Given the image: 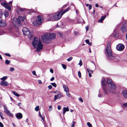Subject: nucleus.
I'll use <instances>...</instances> for the list:
<instances>
[{"mask_svg":"<svg viewBox=\"0 0 127 127\" xmlns=\"http://www.w3.org/2000/svg\"><path fill=\"white\" fill-rule=\"evenodd\" d=\"M1 5L4 7L5 8L9 11L11 10V7L8 4L4 2H2L1 3Z\"/></svg>","mask_w":127,"mask_h":127,"instance_id":"9d476101","label":"nucleus"},{"mask_svg":"<svg viewBox=\"0 0 127 127\" xmlns=\"http://www.w3.org/2000/svg\"><path fill=\"white\" fill-rule=\"evenodd\" d=\"M51 84L53 87H56L57 85L55 83H51Z\"/></svg>","mask_w":127,"mask_h":127,"instance_id":"72a5a7b5","label":"nucleus"},{"mask_svg":"<svg viewBox=\"0 0 127 127\" xmlns=\"http://www.w3.org/2000/svg\"><path fill=\"white\" fill-rule=\"evenodd\" d=\"M106 17V16L105 15L103 16H102L101 18L102 20H103L105 19Z\"/></svg>","mask_w":127,"mask_h":127,"instance_id":"a19ab883","label":"nucleus"},{"mask_svg":"<svg viewBox=\"0 0 127 127\" xmlns=\"http://www.w3.org/2000/svg\"><path fill=\"white\" fill-rule=\"evenodd\" d=\"M62 96H63V95L61 94H60L57 95H55L54 96V101H55L57 99H59Z\"/></svg>","mask_w":127,"mask_h":127,"instance_id":"2eb2a0df","label":"nucleus"},{"mask_svg":"<svg viewBox=\"0 0 127 127\" xmlns=\"http://www.w3.org/2000/svg\"><path fill=\"white\" fill-rule=\"evenodd\" d=\"M14 69L13 67H11L10 68V71L12 72L14 70Z\"/></svg>","mask_w":127,"mask_h":127,"instance_id":"ea45409f","label":"nucleus"},{"mask_svg":"<svg viewBox=\"0 0 127 127\" xmlns=\"http://www.w3.org/2000/svg\"><path fill=\"white\" fill-rule=\"evenodd\" d=\"M50 71L52 73H53L54 72V71L52 69H50Z\"/></svg>","mask_w":127,"mask_h":127,"instance_id":"603ef678","label":"nucleus"},{"mask_svg":"<svg viewBox=\"0 0 127 127\" xmlns=\"http://www.w3.org/2000/svg\"><path fill=\"white\" fill-rule=\"evenodd\" d=\"M4 54L5 55H6L7 56H9V57H10V54H8V53H5Z\"/></svg>","mask_w":127,"mask_h":127,"instance_id":"09e8293b","label":"nucleus"},{"mask_svg":"<svg viewBox=\"0 0 127 127\" xmlns=\"http://www.w3.org/2000/svg\"><path fill=\"white\" fill-rule=\"evenodd\" d=\"M69 9H70V8H66L63 12H61V15H63L65 13L68 11Z\"/></svg>","mask_w":127,"mask_h":127,"instance_id":"4be33fe9","label":"nucleus"},{"mask_svg":"<svg viewBox=\"0 0 127 127\" xmlns=\"http://www.w3.org/2000/svg\"><path fill=\"white\" fill-rule=\"evenodd\" d=\"M121 30L123 32H125L126 31V28L125 26L124 25L122 26L121 29Z\"/></svg>","mask_w":127,"mask_h":127,"instance_id":"412c9836","label":"nucleus"},{"mask_svg":"<svg viewBox=\"0 0 127 127\" xmlns=\"http://www.w3.org/2000/svg\"><path fill=\"white\" fill-rule=\"evenodd\" d=\"M13 127H16V126L13 123H12Z\"/></svg>","mask_w":127,"mask_h":127,"instance_id":"052dcab7","label":"nucleus"},{"mask_svg":"<svg viewBox=\"0 0 127 127\" xmlns=\"http://www.w3.org/2000/svg\"><path fill=\"white\" fill-rule=\"evenodd\" d=\"M2 16V11H0V19H2L1 18Z\"/></svg>","mask_w":127,"mask_h":127,"instance_id":"58836bf2","label":"nucleus"},{"mask_svg":"<svg viewBox=\"0 0 127 127\" xmlns=\"http://www.w3.org/2000/svg\"><path fill=\"white\" fill-rule=\"evenodd\" d=\"M32 44L34 48H36V52L38 53L42 50L43 48L42 42L39 39L35 37L32 40Z\"/></svg>","mask_w":127,"mask_h":127,"instance_id":"f03ea898","label":"nucleus"},{"mask_svg":"<svg viewBox=\"0 0 127 127\" xmlns=\"http://www.w3.org/2000/svg\"><path fill=\"white\" fill-rule=\"evenodd\" d=\"M78 100H79L81 102H83L82 99L81 97H80L79 98Z\"/></svg>","mask_w":127,"mask_h":127,"instance_id":"79ce46f5","label":"nucleus"},{"mask_svg":"<svg viewBox=\"0 0 127 127\" xmlns=\"http://www.w3.org/2000/svg\"><path fill=\"white\" fill-rule=\"evenodd\" d=\"M48 88L49 89H51L52 88V86L51 85H50L48 86Z\"/></svg>","mask_w":127,"mask_h":127,"instance_id":"de8ad7c7","label":"nucleus"},{"mask_svg":"<svg viewBox=\"0 0 127 127\" xmlns=\"http://www.w3.org/2000/svg\"><path fill=\"white\" fill-rule=\"evenodd\" d=\"M86 31H88L89 30L88 27V26L86 27Z\"/></svg>","mask_w":127,"mask_h":127,"instance_id":"4d7b16f0","label":"nucleus"},{"mask_svg":"<svg viewBox=\"0 0 127 127\" xmlns=\"http://www.w3.org/2000/svg\"><path fill=\"white\" fill-rule=\"evenodd\" d=\"M33 35L32 34H30V36H29V38L30 39H31L32 38Z\"/></svg>","mask_w":127,"mask_h":127,"instance_id":"a18cd8bd","label":"nucleus"},{"mask_svg":"<svg viewBox=\"0 0 127 127\" xmlns=\"http://www.w3.org/2000/svg\"><path fill=\"white\" fill-rule=\"evenodd\" d=\"M66 93V94L67 96L68 97H70V95L69 92V90L65 92Z\"/></svg>","mask_w":127,"mask_h":127,"instance_id":"a878e982","label":"nucleus"},{"mask_svg":"<svg viewBox=\"0 0 127 127\" xmlns=\"http://www.w3.org/2000/svg\"><path fill=\"white\" fill-rule=\"evenodd\" d=\"M85 41L89 45H91V43L90 42L89 40H85Z\"/></svg>","mask_w":127,"mask_h":127,"instance_id":"cd10ccee","label":"nucleus"},{"mask_svg":"<svg viewBox=\"0 0 127 127\" xmlns=\"http://www.w3.org/2000/svg\"><path fill=\"white\" fill-rule=\"evenodd\" d=\"M42 18L40 16H37L35 21H34L32 24L35 27H37L40 25L42 23Z\"/></svg>","mask_w":127,"mask_h":127,"instance_id":"0eeeda50","label":"nucleus"},{"mask_svg":"<svg viewBox=\"0 0 127 127\" xmlns=\"http://www.w3.org/2000/svg\"><path fill=\"white\" fill-rule=\"evenodd\" d=\"M107 82L108 87H105L103 88V92L105 95L108 93H114L116 89V86L110 79H108Z\"/></svg>","mask_w":127,"mask_h":127,"instance_id":"f257e3e1","label":"nucleus"},{"mask_svg":"<svg viewBox=\"0 0 127 127\" xmlns=\"http://www.w3.org/2000/svg\"><path fill=\"white\" fill-rule=\"evenodd\" d=\"M87 71L89 73V77H91L92 76L91 74L93 72V71L88 68H87Z\"/></svg>","mask_w":127,"mask_h":127,"instance_id":"6ab92c4d","label":"nucleus"},{"mask_svg":"<svg viewBox=\"0 0 127 127\" xmlns=\"http://www.w3.org/2000/svg\"><path fill=\"white\" fill-rule=\"evenodd\" d=\"M6 25V21L2 19H0V27H5Z\"/></svg>","mask_w":127,"mask_h":127,"instance_id":"9b49d317","label":"nucleus"},{"mask_svg":"<svg viewBox=\"0 0 127 127\" xmlns=\"http://www.w3.org/2000/svg\"><path fill=\"white\" fill-rule=\"evenodd\" d=\"M58 109L59 110L61 109V106H60V105L58 106Z\"/></svg>","mask_w":127,"mask_h":127,"instance_id":"864d4df0","label":"nucleus"},{"mask_svg":"<svg viewBox=\"0 0 127 127\" xmlns=\"http://www.w3.org/2000/svg\"><path fill=\"white\" fill-rule=\"evenodd\" d=\"M21 104V103L20 102L19 103H18V105L19 106H20V104Z\"/></svg>","mask_w":127,"mask_h":127,"instance_id":"680f3d73","label":"nucleus"},{"mask_svg":"<svg viewBox=\"0 0 127 127\" xmlns=\"http://www.w3.org/2000/svg\"><path fill=\"white\" fill-rule=\"evenodd\" d=\"M95 7H98V6H99V5L98 4H96L95 5Z\"/></svg>","mask_w":127,"mask_h":127,"instance_id":"bf43d9fd","label":"nucleus"},{"mask_svg":"<svg viewBox=\"0 0 127 127\" xmlns=\"http://www.w3.org/2000/svg\"><path fill=\"white\" fill-rule=\"evenodd\" d=\"M78 64L80 65V66H81L82 65V61L81 59L79 61V63Z\"/></svg>","mask_w":127,"mask_h":127,"instance_id":"c9c22d12","label":"nucleus"},{"mask_svg":"<svg viewBox=\"0 0 127 127\" xmlns=\"http://www.w3.org/2000/svg\"><path fill=\"white\" fill-rule=\"evenodd\" d=\"M123 105L125 107H127V103H124Z\"/></svg>","mask_w":127,"mask_h":127,"instance_id":"37998d69","label":"nucleus"},{"mask_svg":"<svg viewBox=\"0 0 127 127\" xmlns=\"http://www.w3.org/2000/svg\"><path fill=\"white\" fill-rule=\"evenodd\" d=\"M61 12H59L54 14H51L48 15L46 19L48 21H57L60 19L62 16Z\"/></svg>","mask_w":127,"mask_h":127,"instance_id":"20e7f679","label":"nucleus"},{"mask_svg":"<svg viewBox=\"0 0 127 127\" xmlns=\"http://www.w3.org/2000/svg\"><path fill=\"white\" fill-rule=\"evenodd\" d=\"M55 79V78L54 77H52L50 79V81H52L54 80Z\"/></svg>","mask_w":127,"mask_h":127,"instance_id":"5fc2aeb1","label":"nucleus"},{"mask_svg":"<svg viewBox=\"0 0 127 127\" xmlns=\"http://www.w3.org/2000/svg\"><path fill=\"white\" fill-rule=\"evenodd\" d=\"M39 116L40 118L43 121H44V118L41 115V114L40 113V112H39Z\"/></svg>","mask_w":127,"mask_h":127,"instance_id":"c85d7f7f","label":"nucleus"},{"mask_svg":"<svg viewBox=\"0 0 127 127\" xmlns=\"http://www.w3.org/2000/svg\"><path fill=\"white\" fill-rule=\"evenodd\" d=\"M38 83L39 84H42V82L40 80H38Z\"/></svg>","mask_w":127,"mask_h":127,"instance_id":"49530a36","label":"nucleus"},{"mask_svg":"<svg viewBox=\"0 0 127 127\" xmlns=\"http://www.w3.org/2000/svg\"><path fill=\"white\" fill-rule=\"evenodd\" d=\"M10 61L8 60H6L5 62V64H9L10 63Z\"/></svg>","mask_w":127,"mask_h":127,"instance_id":"c756f323","label":"nucleus"},{"mask_svg":"<svg viewBox=\"0 0 127 127\" xmlns=\"http://www.w3.org/2000/svg\"><path fill=\"white\" fill-rule=\"evenodd\" d=\"M106 51L108 55V58L109 59L111 60H114L115 62L117 61L116 58L112 56L110 43H108L107 46Z\"/></svg>","mask_w":127,"mask_h":127,"instance_id":"423d86ee","label":"nucleus"},{"mask_svg":"<svg viewBox=\"0 0 127 127\" xmlns=\"http://www.w3.org/2000/svg\"><path fill=\"white\" fill-rule=\"evenodd\" d=\"M0 84L1 86H7L8 84L6 81H1L0 82Z\"/></svg>","mask_w":127,"mask_h":127,"instance_id":"dca6fc26","label":"nucleus"},{"mask_svg":"<svg viewBox=\"0 0 127 127\" xmlns=\"http://www.w3.org/2000/svg\"><path fill=\"white\" fill-rule=\"evenodd\" d=\"M7 78V76H5L3 77L2 78H1V79L3 81H5Z\"/></svg>","mask_w":127,"mask_h":127,"instance_id":"bb28decb","label":"nucleus"},{"mask_svg":"<svg viewBox=\"0 0 127 127\" xmlns=\"http://www.w3.org/2000/svg\"><path fill=\"white\" fill-rule=\"evenodd\" d=\"M12 1H10L9 2V4H11L12 3Z\"/></svg>","mask_w":127,"mask_h":127,"instance_id":"e2e57ef3","label":"nucleus"},{"mask_svg":"<svg viewBox=\"0 0 127 127\" xmlns=\"http://www.w3.org/2000/svg\"><path fill=\"white\" fill-rule=\"evenodd\" d=\"M4 14L5 17H7L9 15L8 12L7 11H5L4 13Z\"/></svg>","mask_w":127,"mask_h":127,"instance_id":"b1692460","label":"nucleus"},{"mask_svg":"<svg viewBox=\"0 0 127 127\" xmlns=\"http://www.w3.org/2000/svg\"><path fill=\"white\" fill-rule=\"evenodd\" d=\"M56 34L54 33H47L42 36L43 42L45 44L50 42V40L55 38Z\"/></svg>","mask_w":127,"mask_h":127,"instance_id":"7ed1b4c3","label":"nucleus"},{"mask_svg":"<svg viewBox=\"0 0 127 127\" xmlns=\"http://www.w3.org/2000/svg\"><path fill=\"white\" fill-rule=\"evenodd\" d=\"M35 111H38L39 110V106H38L36 107L35 108Z\"/></svg>","mask_w":127,"mask_h":127,"instance_id":"7c9ffc66","label":"nucleus"},{"mask_svg":"<svg viewBox=\"0 0 127 127\" xmlns=\"http://www.w3.org/2000/svg\"><path fill=\"white\" fill-rule=\"evenodd\" d=\"M49 108L48 110L49 112H50L51 111H52V106H49Z\"/></svg>","mask_w":127,"mask_h":127,"instance_id":"473e14b6","label":"nucleus"},{"mask_svg":"<svg viewBox=\"0 0 127 127\" xmlns=\"http://www.w3.org/2000/svg\"><path fill=\"white\" fill-rule=\"evenodd\" d=\"M125 48L124 46L122 44H119L116 46L117 49L118 51H122Z\"/></svg>","mask_w":127,"mask_h":127,"instance_id":"1a4fd4ad","label":"nucleus"},{"mask_svg":"<svg viewBox=\"0 0 127 127\" xmlns=\"http://www.w3.org/2000/svg\"><path fill=\"white\" fill-rule=\"evenodd\" d=\"M98 96L99 97H101L102 96V95L101 94H99L98 95Z\"/></svg>","mask_w":127,"mask_h":127,"instance_id":"13d9d810","label":"nucleus"},{"mask_svg":"<svg viewBox=\"0 0 127 127\" xmlns=\"http://www.w3.org/2000/svg\"><path fill=\"white\" fill-rule=\"evenodd\" d=\"M75 124V122H74V121H73V124L72 125H74Z\"/></svg>","mask_w":127,"mask_h":127,"instance_id":"338daca9","label":"nucleus"},{"mask_svg":"<svg viewBox=\"0 0 127 127\" xmlns=\"http://www.w3.org/2000/svg\"><path fill=\"white\" fill-rule=\"evenodd\" d=\"M26 10V9L24 8H19L18 9L19 11L20 12H22Z\"/></svg>","mask_w":127,"mask_h":127,"instance_id":"393cba45","label":"nucleus"},{"mask_svg":"<svg viewBox=\"0 0 127 127\" xmlns=\"http://www.w3.org/2000/svg\"><path fill=\"white\" fill-rule=\"evenodd\" d=\"M87 124L89 127H92V125L90 122H87Z\"/></svg>","mask_w":127,"mask_h":127,"instance_id":"2f4dec72","label":"nucleus"},{"mask_svg":"<svg viewBox=\"0 0 127 127\" xmlns=\"http://www.w3.org/2000/svg\"><path fill=\"white\" fill-rule=\"evenodd\" d=\"M0 59H1V60H2V57L1 56V55H0Z\"/></svg>","mask_w":127,"mask_h":127,"instance_id":"774afa93","label":"nucleus"},{"mask_svg":"<svg viewBox=\"0 0 127 127\" xmlns=\"http://www.w3.org/2000/svg\"><path fill=\"white\" fill-rule=\"evenodd\" d=\"M73 58V57H71L69 58H68L67 59V60L68 61H71L72 59Z\"/></svg>","mask_w":127,"mask_h":127,"instance_id":"f704fd0d","label":"nucleus"},{"mask_svg":"<svg viewBox=\"0 0 127 127\" xmlns=\"http://www.w3.org/2000/svg\"><path fill=\"white\" fill-rule=\"evenodd\" d=\"M63 87L64 89V90L65 92L69 90L68 88L66 85H63Z\"/></svg>","mask_w":127,"mask_h":127,"instance_id":"a211bd4d","label":"nucleus"},{"mask_svg":"<svg viewBox=\"0 0 127 127\" xmlns=\"http://www.w3.org/2000/svg\"><path fill=\"white\" fill-rule=\"evenodd\" d=\"M15 116L18 119H21L22 118V115L20 113L16 114Z\"/></svg>","mask_w":127,"mask_h":127,"instance_id":"4468645a","label":"nucleus"},{"mask_svg":"<svg viewBox=\"0 0 127 127\" xmlns=\"http://www.w3.org/2000/svg\"><path fill=\"white\" fill-rule=\"evenodd\" d=\"M33 74L34 75L37 76L36 74L35 71H33L32 72Z\"/></svg>","mask_w":127,"mask_h":127,"instance_id":"c03bdc74","label":"nucleus"},{"mask_svg":"<svg viewBox=\"0 0 127 127\" xmlns=\"http://www.w3.org/2000/svg\"><path fill=\"white\" fill-rule=\"evenodd\" d=\"M122 94L125 98H127V91L125 90L123 91Z\"/></svg>","mask_w":127,"mask_h":127,"instance_id":"f3484780","label":"nucleus"},{"mask_svg":"<svg viewBox=\"0 0 127 127\" xmlns=\"http://www.w3.org/2000/svg\"><path fill=\"white\" fill-rule=\"evenodd\" d=\"M78 75L79 78H80L81 77V74L80 71H79L78 73Z\"/></svg>","mask_w":127,"mask_h":127,"instance_id":"4c0bfd02","label":"nucleus"},{"mask_svg":"<svg viewBox=\"0 0 127 127\" xmlns=\"http://www.w3.org/2000/svg\"><path fill=\"white\" fill-rule=\"evenodd\" d=\"M63 114L64 115L66 112L69 111V110L68 107H64L63 108Z\"/></svg>","mask_w":127,"mask_h":127,"instance_id":"aec40b11","label":"nucleus"},{"mask_svg":"<svg viewBox=\"0 0 127 127\" xmlns=\"http://www.w3.org/2000/svg\"><path fill=\"white\" fill-rule=\"evenodd\" d=\"M12 92L13 94L16 96L18 97L20 96L15 91H12Z\"/></svg>","mask_w":127,"mask_h":127,"instance_id":"5701e85b","label":"nucleus"},{"mask_svg":"<svg viewBox=\"0 0 127 127\" xmlns=\"http://www.w3.org/2000/svg\"><path fill=\"white\" fill-rule=\"evenodd\" d=\"M62 66L63 68L64 69H65L66 68V66L64 64H62Z\"/></svg>","mask_w":127,"mask_h":127,"instance_id":"e433bc0d","label":"nucleus"},{"mask_svg":"<svg viewBox=\"0 0 127 127\" xmlns=\"http://www.w3.org/2000/svg\"><path fill=\"white\" fill-rule=\"evenodd\" d=\"M90 5V4H86V6H89V5Z\"/></svg>","mask_w":127,"mask_h":127,"instance_id":"69168bd1","label":"nucleus"},{"mask_svg":"<svg viewBox=\"0 0 127 127\" xmlns=\"http://www.w3.org/2000/svg\"><path fill=\"white\" fill-rule=\"evenodd\" d=\"M101 83L102 84V86L103 87V88L105 87H106L105 86V85L107 84V82L105 78L104 77L102 78L101 81Z\"/></svg>","mask_w":127,"mask_h":127,"instance_id":"ddd939ff","label":"nucleus"},{"mask_svg":"<svg viewBox=\"0 0 127 127\" xmlns=\"http://www.w3.org/2000/svg\"><path fill=\"white\" fill-rule=\"evenodd\" d=\"M103 20H102L101 18L100 19H99L98 21V22H102V21H103Z\"/></svg>","mask_w":127,"mask_h":127,"instance_id":"6e6d98bb","label":"nucleus"},{"mask_svg":"<svg viewBox=\"0 0 127 127\" xmlns=\"http://www.w3.org/2000/svg\"><path fill=\"white\" fill-rule=\"evenodd\" d=\"M0 116V117L1 118V119L3 120V117H2V115H1V116Z\"/></svg>","mask_w":127,"mask_h":127,"instance_id":"0e129e2a","label":"nucleus"},{"mask_svg":"<svg viewBox=\"0 0 127 127\" xmlns=\"http://www.w3.org/2000/svg\"><path fill=\"white\" fill-rule=\"evenodd\" d=\"M22 31L24 34L25 35H27L30 33V30L28 28L26 27H24L23 28Z\"/></svg>","mask_w":127,"mask_h":127,"instance_id":"6e6552de","label":"nucleus"},{"mask_svg":"<svg viewBox=\"0 0 127 127\" xmlns=\"http://www.w3.org/2000/svg\"><path fill=\"white\" fill-rule=\"evenodd\" d=\"M4 112L8 116L10 117H12L13 115L11 114L9 111L7 109V108L5 105H4Z\"/></svg>","mask_w":127,"mask_h":127,"instance_id":"f8f14e48","label":"nucleus"},{"mask_svg":"<svg viewBox=\"0 0 127 127\" xmlns=\"http://www.w3.org/2000/svg\"><path fill=\"white\" fill-rule=\"evenodd\" d=\"M92 8V6L91 5H89V10H90V9H91Z\"/></svg>","mask_w":127,"mask_h":127,"instance_id":"3c124183","label":"nucleus"},{"mask_svg":"<svg viewBox=\"0 0 127 127\" xmlns=\"http://www.w3.org/2000/svg\"><path fill=\"white\" fill-rule=\"evenodd\" d=\"M26 18L25 17L19 16L18 18H14L12 20V23L15 26L17 27L21 25V22L24 21Z\"/></svg>","mask_w":127,"mask_h":127,"instance_id":"39448f33","label":"nucleus"},{"mask_svg":"<svg viewBox=\"0 0 127 127\" xmlns=\"http://www.w3.org/2000/svg\"><path fill=\"white\" fill-rule=\"evenodd\" d=\"M3 125L2 124L1 122H0V127H3Z\"/></svg>","mask_w":127,"mask_h":127,"instance_id":"8fccbe9b","label":"nucleus"}]
</instances>
